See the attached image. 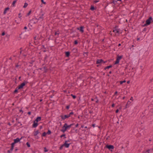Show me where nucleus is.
<instances>
[{
  "mask_svg": "<svg viewBox=\"0 0 153 153\" xmlns=\"http://www.w3.org/2000/svg\"><path fill=\"white\" fill-rule=\"evenodd\" d=\"M30 21H33V24H35L37 23L38 20H37V18H33L30 20Z\"/></svg>",
  "mask_w": 153,
  "mask_h": 153,
  "instance_id": "nucleus-14",
  "label": "nucleus"
},
{
  "mask_svg": "<svg viewBox=\"0 0 153 153\" xmlns=\"http://www.w3.org/2000/svg\"><path fill=\"white\" fill-rule=\"evenodd\" d=\"M42 48H44L45 49H46V48L45 47V45H42Z\"/></svg>",
  "mask_w": 153,
  "mask_h": 153,
  "instance_id": "nucleus-53",
  "label": "nucleus"
},
{
  "mask_svg": "<svg viewBox=\"0 0 153 153\" xmlns=\"http://www.w3.org/2000/svg\"><path fill=\"white\" fill-rule=\"evenodd\" d=\"M64 144H62L59 148V150H62L63 149V147L64 146Z\"/></svg>",
  "mask_w": 153,
  "mask_h": 153,
  "instance_id": "nucleus-31",
  "label": "nucleus"
},
{
  "mask_svg": "<svg viewBox=\"0 0 153 153\" xmlns=\"http://www.w3.org/2000/svg\"><path fill=\"white\" fill-rule=\"evenodd\" d=\"M71 140L69 139L68 140H66L64 142H66V143H68V142H69L71 141Z\"/></svg>",
  "mask_w": 153,
  "mask_h": 153,
  "instance_id": "nucleus-41",
  "label": "nucleus"
},
{
  "mask_svg": "<svg viewBox=\"0 0 153 153\" xmlns=\"http://www.w3.org/2000/svg\"><path fill=\"white\" fill-rule=\"evenodd\" d=\"M146 28H144L143 30V31H146Z\"/></svg>",
  "mask_w": 153,
  "mask_h": 153,
  "instance_id": "nucleus-61",
  "label": "nucleus"
},
{
  "mask_svg": "<svg viewBox=\"0 0 153 153\" xmlns=\"http://www.w3.org/2000/svg\"><path fill=\"white\" fill-rule=\"evenodd\" d=\"M117 93H118V92L117 91H115L114 93V95H116V94H117Z\"/></svg>",
  "mask_w": 153,
  "mask_h": 153,
  "instance_id": "nucleus-56",
  "label": "nucleus"
},
{
  "mask_svg": "<svg viewBox=\"0 0 153 153\" xmlns=\"http://www.w3.org/2000/svg\"><path fill=\"white\" fill-rule=\"evenodd\" d=\"M5 35V32H3L1 33V35L2 36H4Z\"/></svg>",
  "mask_w": 153,
  "mask_h": 153,
  "instance_id": "nucleus-45",
  "label": "nucleus"
},
{
  "mask_svg": "<svg viewBox=\"0 0 153 153\" xmlns=\"http://www.w3.org/2000/svg\"><path fill=\"white\" fill-rule=\"evenodd\" d=\"M113 31L115 33H119V29H117L116 27L114 28Z\"/></svg>",
  "mask_w": 153,
  "mask_h": 153,
  "instance_id": "nucleus-13",
  "label": "nucleus"
},
{
  "mask_svg": "<svg viewBox=\"0 0 153 153\" xmlns=\"http://www.w3.org/2000/svg\"><path fill=\"white\" fill-rule=\"evenodd\" d=\"M123 57V55L121 56H119L118 55H117V59H116V61L114 63V65H116L117 64H118L119 63L120 60L122 59V58Z\"/></svg>",
  "mask_w": 153,
  "mask_h": 153,
  "instance_id": "nucleus-4",
  "label": "nucleus"
},
{
  "mask_svg": "<svg viewBox=\"0 0 153 153\" xmlns=\"http://www.w3.org/2000/svg\"><path fill=\"white\" fill-rule=\"evenodd\" d=\"M16 1H17L16 0H15L13 1L12 4L13 6L14 7L15 6V4L16 3Z\"/></svg>",
  "mask_w": 153,
  "mask_h": 153,
  "instance_id": "nucleus-29",
  "label": "nucleus"
},
{
  "mask_svg": "<svg viewBox=\"0 0 153 153\" xmlns=\"http://www.w3.org/2000/svg\"><path fill=\"white\" fill-rule=\"evenodd\" d=\"M74 125V123L68 125L67 123H65L62 128V129L60 131L63 132H65L67 130L70 128L71 127Z\"/></svg>",
  "mask_w": 153,
  "mask_h": 153,
  "instance_id": "nucleus-2",
  "label": "nucleus"
},
{
  "mask_svg": "<svg viewBox=\"0 0 153 153\" xmlns=\"http://www.w3.org/2000/svg\"><path fill=\"white\" fill-rule=\"evenodd\" d=\"M22 54L25 57L27 56L26 54H24L23 53H22Z\"/></svg>",
  "mask_w": 153,
  "mask_h": 153,
  "instance_id": "nucleus-63",
  "label": "nucleus"
},
{
  "mask_svg": "<svg viewBox=\"0 0 153 153\" xmlns=\"http://www.w3.org/2000/svg\"><path fill=\"white\" fill-rule=\"evenodd\" d=\"M147 25H148L146 23L145 24L142 25V26L143 27H145V26H147Z\"/></svg>",
  "mask_w": 153,
  "mask_h": 153,
  "instance_id": "nucleus-46",
  "label": "nucleus"
},
{
  "mask_svg": "<svg viewBox=\"0 0 153 153\" xmlns=\"http://www.w3.org/2000/svg\"><path fill=\"white\" fill-rule=\"evenodd\" d=\"M71 144V143H66V142H64V146L66 148H68L69 147L70 145Z\"/></svg>",
  "mask_w": 153,
  "mask_h": 153,
  "instance_id": "nucleus-15",
  "label": "nucleus"
},
{
  "mask_svg": "<svg viewBox=\"0 0 153 153\" xmlns=\"http://www.w3.org/2000/svg\"><path fill=\"white\" fill-rule=\"evenodd\" d=\"M27 29V27L26 26H25L24 27V29L26 30Z\"/></svg>",
  "mask_w": 153,
  "mask_h": 153,
  "instance_id": "nucleus-64",
  "label": "nucleus"
},
{
  "mask_svg": "<svg viewBox=\"0 0 153 153\" xmlns=\"http://www.w3.org/2000/svg\"><path fill=\"white\" fill-rule=\"evenodd\" d=\"M60 117H61L62 119L63 120H65L66 119L69 118V116L68 115H61Z\"/></svg>",
  "mask_w": 153,
  "mask_h": 153,
  "instance_id": "nucleus-9",
  "label": "nucleus"
},
{
  "mask_svg": "<svg viewBox=\"0 0 153 153\" xmlns=\"http://www.w3.org/2000/svg\"><path fill=\"white\" fill-rule=\"evenodd\" d=\"M26 144L27 146V147H30V144L28 142H27L26 143Z\"/></svg>",
  "mask_w": 153,
  "mask_h": 153,
  "instance_id": "nucleus-37",
  "label": "nucleus"
},
{
  "mask_svg": "<svg viewBox=\"0 0 153 153\" xmlns=\"http://www.w3.org/2000/svg\"><path fill=\"white\" fill-rule=\"evenodd\" d=\"M41 1L42 2V3H43V4H45L46 3L45 2H44V1L43 0H41Z\"/></svg>",
  "mask_w": 153,
  "mask_h": 153,
  "instance_id": "nucleus-44",
  "label": "nucleus"
},
{
  "mask_svg": "<svg viewBox=\"0 0 153 153\" xmlns=\"http://www.w3.org/2000/svg\"><path fill=\"white\" fill-rule=\"evenodd\" d=\"M65 56L66 57H69L70 55V53L69 51H66L65 52Z\"/></svg>",
  "mask_w": 153,
  "mask_h": 153,
  "instance_id": "nucleus-18",
  "label": "nucleus"
},
{
  "mask_svg": "<svg viewBox=\"0 0 153 153\" xmlns=\"http://www.w3.org/2000/svg\"><path fill=\"white\" fill-rule=\"evenodd\" d=\"M79 126V124L78 123H77V124H76V125H75V127H77Z\"/></svg>",
  "mask_w": 153,
  "mask_h": 153,
  "instance_id": "nucleus-62",
  "label": "nucleus"
},
{
  "mask_svg": "<svg viewBox=\"0 0 153 153\" xmlns=\"http://www.w3.org/2000/svg\"><path fill=\"white\" fill-rule=\"evenodd\" d=\"M152 19V17H150L148 19H147L146 21V23L149 25L151 23V21Z\"/></svg>",
  "mask_w": 153,
  "mask_h": 153,
  "instance_id": "nucleus-8",
  "label": "nucleus"
},
{
  "mask_svg": "<svg viewBox=\"0 0 153 153\" xmlns=\"http://www.w3.org/2000/svg\"><path fill=\"white\" fill-rule=\"evenodd\" d=\"M71 96L74 99H75L76 98V96L73 95L72 94H71Z\"/></svg>",
  "mask_w": 153,
  "mask_h": 153,
  "instance_id": "nucleus-36",
  "label": "nucleus"
},
{
  "mask_svg": "<svg viewBox=\"0 0 153 153\" xmlns=\"http://www.w3.org/2000/svg\"><path fill=\"white\" fill-rule=\"evenodd\" d=\"M15 144H14L13 143H12L11 144V148H10L11 151H13V149Z\"/></svg>",
  "mask_w": 153,
  "mask_h": 153,
  "instance_id": "nucleus-19",
  "label": "nucleus"
},
{
  "mask_svg": "<svg viewBox=\"0 0 153 153\" xmlns=\"http://www.w3.org/2000/svg\"><path fill=\"white\" fill-rule=\"evenodd\" d=\"M92 126L94 128L95 126V124H93L92 125Z\"/></svg>",
  "mask_w": 153,
  "mask_h": 153,
  "instance_id": "nucleus-51",
  "label": "nucleus"
},
{
  "mask_svg": "<svg viewBox=\"0 0 153 153\" xmlns=\"http://www.w3.org/2000/svg\"><path fill=\"white\" fill-rule=\"evenodd\" d=\"M131 102H130L129 100L128 101L126 104V105L125 109H126L129 107V105L130 104Z\"/></svg>",
  "mask_w": 153,
  "mask_h": 153,
  "instance_id": "nucleus-16",
  "label": "nucleus"
},
{
  "mask_svg": "<svg viewBox=\"0 0 153 153\" xmlns=\"http://www.w3.org/2000/svg\"><path fill=\"white\" fill-rule=\"evenodd\" d=\"M114 147L113 145L107 144L104 147V149H105V148H107L111 151L112 152V150L114 149Z\"/></svg>",
  "mask_w": 153,
  "mask_h": 153,
  "instance_id": "nucleus-3",
  "label": "nucleus"
},
{
  "mask_svg": "<svg viewBox=\"0 0 153 153\" xmlns=\"http://www.w3.org/2000/svg\"><path fill=\"white\" fill-rule=\"evenodd\" d=\"M78 42L77 40H75L74 42V44L75 45H76L78 44Z\"/></svg>",
  "mask_w": 153,
  "mask_h": 153,
  "instance_id": "nucleus-39",
  "label": "nucleus"
},
{
  "mask_svg": "<svg viewBox=\"0 0 153 153\" xmlns=\"http://www.w3.org/2000/svg\"><path fill=\"white\" fill-rule=\"evenodd\" d=\"M74 113L73 112H71L69 113V114H68V115L69 116V117H70L71 116V115L74 114Z\"/></svg>",
  "mask_w": 153,
  "mask_h": 153,
  "instance_id": "nucleus-35",
  "label": "nucleus"
},
{
  "mask_svg": "<svg viewBox=\"0 0 153 153\" xmlns=\"http://www.w3.org/2000/svg\"><path fill=\"white\" fill-rule=\"evenodd\" d=\"M46 133H47V134L49 135V134H51V131L49 129H48V131Z\"/></svg>",
  "mask_w": 153,
  "mask_h": 153,
  "instance_id": "nucleus-28",
  "label": "nucleus"
},
{
  "mask_svg": "<svg viewBox=\"0 0 153 153\" xmlns=\"http://www.w3.org/2000/svg\"><path fill=\"white\" fill-rule=\"evenodd\" d=\"M54 95L53 94H52L50 96V97L51 98H52L53 97V96H54Z\"/></svg>",
  "mask_w": 153,
  "mask_h": 153,
  "instance_id": "nucleus-59",
  "label": "nucleus"
},
{
  "mask_svg": "<svg viewBox=\"0 0 153 153\" xmlns=\"http://www.w3.org/2000/svg\"><path fill=\"white\" fill-rule=\"evenodd\" d=\"M28 27H29V28L30 30H31V28L32 27V25H30V23H29L28 24Z\"/></svg>",
  "mask_w": 153,
  "mask_h": 153,
  "instance_id": "nucleus-32",
  "label": "nucleus"
},
{
  "mask_svg": "<svg viewBox=\"0 0 153 153\" xmlns=\"http://www.w3.org/2000/svg\"><path fill=\"white\" fill-rule=\"evenodd\" d=\"M34 41L36 40L37 39H36V36H34Z\"/></svg>",
  "mask_w": 153,
  "mask_h": 153,
  "instance_id": "nucleus-50",
  "label": "nucleus"
},
{
  "mask_svg": "<svg viewBox=\"0 0 153 153\" xmlns=\"http://www.w3.org/2000/svg\"><path fill=\"white\" fill-rule=\"evenodd\" d=\"M119 111V109H117L115 111V112H116V113H117Z\"/></svg>",
  "mask_w": 153,
  "mask_h": 153,
  "instance_id": "nucleus-49",
  "label": "nucleus"
},
{
  "mask_svg": "<svg viewBox=\"0 0 153 153\" xmlns=\"http://www.w3.org/2000/svg\"><path fill=\"white\" fill-rule=\"evenodd\" d=\"M46 133L45 132H44L43 133H42V136L44 137H45L46 136Z\"/></svg>",
  "mask_w": 153,
  "mask_h": 153,
  "instance_id": "nucleus-33",
  "label": "nucleus"
},
{
  "mask_svg": "<svg viewBox=\"0 0 153 153\" xmlns=\"http://www.w3.org/2000/svg\"><path fill=\"white\" fill-rule=\"evenodd\" d=\"M11 151L10 150H10H8L7 151V153H11V152L12 151Z\"/></svg>",
  "mask_w": 153,
  "mask_h": 153,
  "instance_id": "nucleus-43",
  "label": "nucleus"
},
{
  "mask_svg": "<svg viewBox=\"0 0 153 153\" xmlns=\"http://www.w3.org/2000/svg\"><path fill=\"white\" fill-rule=\"evenodd\" d=\"M149 152H153V149H148L146 151V152L150 153Z\"/></svg>",
  "mask_w": 153,
  "mask_h": 153,
  "instance_id": "nucleus-23",
  "label": "nucleus"
},
{
  "mask_svg": "<svg viewBox=\"0 0 153 153\" xmlns=\"http://www.w3.org/2000/svg\"><path fill=\"white\" fill-rule=\"evenodd\" d=\"M28 82H27L26 81H24L20 85H19L18 87H17L15 90L13 92L14 94H16L18 93V90H20L23 88V87L27 84Z\"/></svg>",
  "mask_w": 153,
  "mask_h": 153,
  "instance_id": "nucleus-1",
  "label": "nucleus"
},
{
  "mask_svg": "<svg viewBox=\"0 0 153 153\" xmlns=\"http://www.w3.org/2000/svg\"><path fill=\"white\" fill-rule=\"evenodd\" d=\"M110 4L113 3L114 5H116L117 4H121V2H117V0H114V1H110L109 2Z\"/></svg>",
  "mask_w": 153,
  "mask_h": 153,
  "instance_id": "nucleus-12",
  "label": "nucleus"
},
{
  "mask_svg": "<svg viewBox=\"0 0 153 153\" xmlns=\"http://www.w3.org/2000/svg\"><path fill=\"white\" fill-rule=\"evenodd\" d=\"M34 43L35 44V45H37L38 44L37 41L36 40L34 41Z\"/></svg>",
  "mask_w": 153,
  "mask_h": 153,
  "instance_id": "nucleus-48",
  "label": "nucleus"
},
{
  "mask_svg": "<svg viewBox=\"0 0 153 153\" xmlns=\"http://www.w3.org/2000/svg\"><path fill=\"white\" fill-rule=\"evenodd\" d=\"M107 61H104V60L102 59H97L96 62L97 64H100L101 63H105L107 62Z\"/></svg>",
  "mask_w": 153,
  "mask_h": 153,
  "instance_id": "nucleus-5",
  "label": "nucleus"
},
{
  "mask_svg": "<svg viewBox=\"0 0 153 153\" xmlns=\"http://www.w3.org/2000/svg\"><path fill=\"white\" fill-rule=\"evenodd\" d=\"M23 137H21V138H16L14 139L13 140L14 142H13L14 144H16L17 143L19 142H20V140Z\"/></svg>",
  "mask_w": 153,
  "mask_h": 153,
  "instance_id": "nucleus-6",
  "label": "nucleus"
},
{
  "mask_svg": "<svg viewBox=\"0 0 153 153\" xmlns=\"http://www.w3.org/2000/svg\"><path fill=\"white\" fill-rule=\"evenodd\" d=\"M39 133V132L38 130H36V131H34L33 132L34 135V136H36Z\"/></svg>",
  "mask_w": 153,
  "mask_h": 153,
  "instance_id": "nucleus-20",
  "label": "nucleus"
},
{
  "mask_svg": "<svg viewBox=\"0 0 153 153\" xmlns=\"http://www.w3.org/2000/svg\"><path fill=\"white\" fill-rule=\"evenodd\" d=\"M84 27L83 26H81L80 27H78L77 28V30H79L82 33L84 32Z\"/></svg>",
  "mask_w": 153,
  "mask_h": 153,
  "instance_id": "nucleus-10",
  "label": "nucleus"
},
{
  "mask_svg": "<svg viewBox=\"0 0 153 153\" xmlns=\"http://www.w3.org/2000/svg\"><path fill=\"white\" fill-rule=\"evenodd\" d=\"M22 65V64H20L19 62L17 64H16L15 67L18 68L19 67H21Z\"/></svg>",
  "mask_w": 153,
  "mask_h": 153,
  "instance_id": "nucleus-25",
  "label": "nucleus"
},
{
  "mask_svg": "<svg viewBox=\"0 0 153 153\" xmlns=\"http://www.w3.org/2000/svg\"><path fill=\"white\" fill-rule=\"evenodd\" d=\"M59 33H57V32H56L55 33V35H56L57 34L59 35Z\"/></svg>",
  "mask_w": 153,
  "mask_h": 153,
  "instance_id": "nucleus-54",
  "label": "nucleus"
},
{
  "mask_svg": "<svg viewBox=\"0 0 153 153\" xmlns=\"http://www.w3.org/2000/svg\"><path fill=\"white\" fill-rule=\"evenodd\" d=\"M65 136H66V135H65V134H62L60 136V138H62V137H63L64 138H66V137H65Z\"/></svg>",
  "mask_w": 153,
  "mask_h": 153,
  "instance_id": "nucleus-27",
  "label": "nucleus"
},
{
  "mask_svg": "<svg viewBox=\"0 0 153 153\" xmlns=\"http://www.w3.org/2000/svg\"><path fill=\"white\" fill-rule=\"evenodd\" d=\"M90 9L92 11H93L95 10V8L94 6L93 5H91V6Z\"/></svg>",
  "mask_w": 153,
  "mask_h": 153,
  "instance_id": "nucleus-26",
  "label": "nucleus"
},
{
  "mask_svg": "<svg viewBox=\"0 0 153 153\" xmlns=\"http://www.w3.org/2000/svg\"><path fill=\"white\" fill-rule=\"evenodd\" d=\"M115 106V104L114 103H113L112 105H111V107H114Z\"/></svg>",
  "mask_w": 153,
  "mask_h": 153,
  "instance_id": "nucleus-58",
  "label": "nucleus"
},
{
  "mask_svg": "<svg viewBox=\"0 0 153 153\" xmlns=\"http://www.w3.org/2000/svg\"><path fill=\"white\" fill-rule=\"evenodd\" d=\"M19 112H22V114L23 113V111L22 110V109H21L19 110Z\"/></svg>",
  "mask_w": 153,
  "mask_h": 153,
  "instance_id": "nucleus-47",
  "label": "nucleus"
},
{
  "mask_svg": "<svg viewBox=\"0 0 153 153\" xmlns=\"http://www.w3.org/2000/svg\"><path fill=\"white\" fill-rule=\"evenodd\" d=\"M9 7H7V8H6L4 11L3 14H5L7 13V10H9Z\"/></svg>",
  "mask_w": 153,
  "mask_h": 153,
  "instance_id": "nucleus-21",
  "label": "nucleus"
},
{
  "mask_svg": "<svg viewBox=\"0 0 153 153\" xmlns=\"http://www.w3.org/2000/svg\"><path fill=\"white\" fill-rule=\"evenodd\" d=\"M27 114L29 115H30L31 114V111L28 112L27 113Z\"/></svg>",
  "mask_w": 153,
  "mask_h": 153,
  "instance_id": "nucleus-55",
  "label": "nucleus"
},
{
  "mask_svg": "<svg viewBox=\"0 0 153 153\" xmlns=\"http://www.w3.org/2000/svg\"><path fill=\"white\" fill-rule=\"evenodd\" d=\"M112 67V65H110L109 66L105 67L104 68V69L105 70H106L107 69H109V68Z\"/></svg>",
  "mask_w": 153,
  "mask_h": 153,
  "instance_id": "nucleus-24",
  "label": "nucleus"
},
{
  "mask_svg": "<svg viewBox=\"0 0 153 153\" xmlns=\"http://www.w3.org/2000/svg\"><path fill=\"white\" fill-rule=\"evenodd\" d=\"M48 151V149H47L46 147H45L44 148V151L45 152H47Z\"/></svg>",
  "mask_w": 153,
  "mask_h": 153,
  "instance_id": "nucleus-34",
  "label": "nucleus"
},
{
  "mask_svg": "<svg viewBox=\"0 0 153 153\" xmlns=\"http://www.w3.org/2000/svg\"><path fill=\"white\" fill-rule=\"evenodd\" d=\"M31 12V10H30L29 12L27 13V15H26V16H29L30 15V14Z\"/></svg>",
  "mask_w": 153,
  "mask_h": 153,
  "instance_id": "nucleus-40",
  "label": "nucleus"
},
{
  "mask_svg": "<svg viewBox=\"0 0 153 153\" xmlns=\"http://www.w3.org/2000/svg\"><path fill=\"white\" fill-rule=\"evenodd\" d=\"M72 51H73L74 53H76L78 52L77 49L76 48H74L72 50Z\"/></svg>",
  "mask_w": 153,
  "mask_h": 153,
  "instance_id": "nucleus-22",
  "label": "nucleus"
},
{
  "mask_svg": "<svg viewBox=\"0 0 153 153\" xmlns=\"http://www.w3.org/2000/svg\"><path fill=\"white\" fill-rule=\"evenodd\" d=\"M28 5V4L27 3H25L24 4V5L23 6V8H26Z\"/></svg>",
  "mask_w": 153,
  "mask_h": 153,
  "instance_id": "nucleus-30",
  "label": "nucleus"
},
{
  "mask_svg": "<svg viewBox=\"0 0 153 153\" xmlns=\"http://www.w3.org/2000/svg\"><path fill=\"white\" fill-rule=\"evenodd\" d=\"M96 103H98L99 102V100L98 99L96 101Z\"/></svg>",
  "mask_w": 153,
  "mask_h": 153,
  "instance_id": "nucleus-60",
  "label": "nucleus"
},
{
  "mask_svg": "<svg viewBox=\"0 0 153 153\" xmlns=\"http://www.w3.org/2000/svg\"><path fill=\"white\" fill-rule=\"evenodd\" d=\"M70 105H67L66 107V108L67 109V110H68L69 109V108H70Z\"/></svg>",
  "mask_w": 153,
  "mask_h": 153,
  "instance_id": "nucleus-42",
  "label": "nucleus"
},
{
  "mask_svg": "<svg viewBox=\"0 0 153 153\" xmlns=\"http://www.w3.org/2000/svg\"><path fill=\"white\" fill-rule=\"evenodd\" d=\"M117 2H121V0H117Z\"/></svg>",
  "mask_w": 153,
  "mask_h": 153,
  "instance_id": "nucleus-57",
  "label": "nucleus"
},
{
  "mask_svg": "<svg viewBox=\"0 0 153 153\" xmlns=\"http://www.w3.org/2000/svg\"><path fill=\"white\" fill-rule=\"evenodd\" d=\"M38 125V124L35 121H34L33 122V123L32 126V128H35Z\"/></svg>",
  "mask_w": 153,
  "mask_h": 153,
  "instance_id": "nucleus-11",
  "label": "nucleus"
},
{
  "mask_svg": "<svg viewBox=\"0 0 153 153\" xmlns=\"http://www.w3.org/2000/svg\"><path fill=\"white\" fill-rule=\"evenodd\" d=\"M41 120V117H38L34 121L38 123V122L40 121Z\"/></svg>",
  "mask_w": 153,
  "mask_h": 153,
  "instance_id": "nucleus-17",
  "label": "nucleus"
},
{
  "mask_svg": "<svg viewBox=\"0 0 153 153\" xmlns=\"http://www.w3.org/2000/svg\"><path fill=\"white\" fill-rule=\"evenodd\" d=\"M44 15V13L43 12L42 10H41V13L39 14L40 16L39 17V19L42 20V21H43L44 19V17L43 16Z\"/></svg>",
  "mask_w": 153,
  "mask_h": 153,
  "instance_id": "nucleus-7",
  "label": "nucleus"
},
{
  "mask_svg": "<svg viewBox=\"0 0 153 153\" xmlns=\"http://www.w3.org/2000/svg\"><path fill=\"white\" fill-rule=\"evenodd\" d=\"M130 100L132 101L133 100V98L132 97H131Z\"/></svg>",
  "mask_w": 153,
  "mask_h": 153,
  "instance_id": "nucleus-52",
  "label": "nucleus"
},
{
  "mask_svg": "<svg viewBox=\"0 0 153 153\" xmlns=\"http://www.w3.org/2000/svg\"><path fill=\"white\" fill-rule=\"evenodd\" d=\"M126 82V81L125 80H124L123 81H120V84H122L123 83L125 82Z\"/></svg>",
  "mask_w": 153,
  "mask_h": 153,
  "instance_id": "nucleus-38",
  "label": "nucleus"
}]
</instances>
